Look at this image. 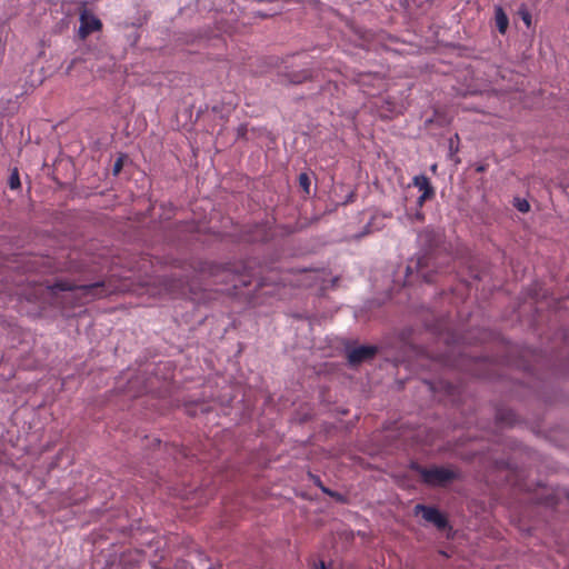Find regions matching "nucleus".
<instances>
[{"mask_svg":"<svg viewBox=\"0 0 569 569\" xmlns=\"http://www.w3.org/2000/svg\"><path fill=\"white\" fill-rule=\"evenodd\" d=\"M322 492L333 499H336L337 501H345V498L341 493L337 492V491H333L329 488H322Z\"/></svg>","mask_w":569,"mask_h":569,"instance_id":"obj_19","label":"nucleus"},{"mask_svg":"<svg viewBox=\"0 0 569 569\" xmlns=\"http://www.w3.org/2000/svg\"><path fill=\"white\" fill-rule=\"evenodd\" d=\"M416 218L421 221V220H423L425 216L422 212H417Z\"/></svg>","mask_w":569,"mask_h":569,"instance_id":"obj_28","label":"nucleus"},{"mask_svg":"<svg viewBox=\"0 0 569 569\" xmlns=\"http://www.w3.org/2000/svg\"><path fill=\"white\" fill-rule=\"evenodd\" d=\"M496 419L501 426L511 427L516 422V413L508 408H498L496 411Z\"/></svg>","mask_w":569,"mask_h":569,"instance_id":"obj_10","label":"nucleus"},{"mask_svg":"<svg viewBox=\"0 0 569 569\" xmlns=\"http://www.w3.org/2000/svg\"><path fill=\"white\" fill-rule=\"evenodd\" d=\"M435 197H436V193H427V192H423V193H421V194L418 197V199H417V206L421 208L426 201H430V200H432Z\"/></svg>","mask_w":569,"mask_h":569,"instance_id":"obj_18","label":"nucleus"},{"mask_svg":"<svg viewBox=\"0 0 569 569\" xmlns=\"http://www.w3.org/2000/svg\"><path fill=\"white\" fill-rule=\"evenodd\" d=\"M355 197H356V193H355L353 191H351V192L347 196V198H346V200H345L343 204L349 203V202H352V201L355 200Z\"/></svg>","mask_w":569,"mask_h":569,"instance_id":"obj_26","label":"nucleus"},{"mask_svg":"<svg viewBox=\"0 0 569 569\" xmlns=\"http://www.w3.org/2000/svg\"><path fill=\"white\" fill-rule=\"evenodd\" d=\"M495 20L498 31L505 34L509 26V19L500 6L495 8Z\"/></svg>","mask_w":569,"mask_h":569,"instance_id":"obj_12","label":"nucleus"},{"mask_svg":"<svg viewBox=\"0 0 569 569\" xmlns=\"http://www.w3.org/2000/svg\"><path fill=\"white\" fill-rule=\"evenodd\" d=\"M518 14L520 16V18L522 19V21L525 22V24L527 26V28H530L531 27V13L528 11V9L526 7H520L519 8V11H518Z\"/></svg>","mask_w":569,"mask_h":569,"instance_id":"obj_17","label":"nucleus"},{"mask_svg":"<svg viewBox=\"0 0 569 569\" xmlns=\"http://www.w3.org/2000/svg\"><path fill=\"white\" fill-rule=\"evenodd\" d=\"M331 82H328L326 84H322V86H319V88L317 89V91L312 92L309 98L310 99H315L317 98L319 94H321V92L327 88V87H330Z\"/></svg>","mask_w":569,"mask_h":569,"instance_id":"obj_23","label":"nucleus"},{"mask_svg":"<svg viewBox=\"0 0 569 569\" xmlns=\"http://www.w3.org/2000/svg\"><path fill=\"white\" fill-rule=\"evenodd\" d=\"M278 82L284 86H299L309 81H313L317 71L309 67L308 63L298 62L295 59L287 60L282 68L279 69Z\"/></svg>","mask_w":569,"mask_h":569,"instance_id":"obj_2","label":"nucleus"},{"mask_svg":"<svg viewBox=\"0 0 569 569\" xmlns=\"http://www.w3.org/2000/svg\"><path fill=\"white\" fill-rule=\"evenodd\" d=\"M378 349L375 346H359L348 351V362L350 366H358L372 359Z\"/></svg>","mask_w":569,"mask_h":569,"instance_id":"obj_9","label":"nucleus"},{"mask_svg":"<svg viewBox=\"0 0 569 569\" xmlns=\"http://www.w3.org/2000/svg\"><path fill=\"white\" fill-rule=\"evenodd\" d=\"M440 361L447 367L478 375L477 367L480 363V359L456 350V348H452L448 353L441 355Z\"/></svg>","mask_w":569,"mask_h":569,"instance_id":"obj_5","label":"nucleus"},{"mask_svg":"<svg viewBox=\"0 0 569 569\" xmlns=\"http://www.w3.org/2000/svg\"><path fill=\"white\" fill-rule=\"evenodd\" d=\"M256 16H258V17H260V18H267V17H269V14L263 13V12H260V11H258V12L256 13Z\"/></svg>","mask_w":569,"mask_h":569,"instance_id":"obj_29","label":"nucleus"},{"mask_svg":"<svg viewBox=\"0 0 569 569\" xmlns=\"http://www.w3.org/2000/svg\"><path fill=\"white\" fill-rule=\"evenodd\" d=\"M415 513L421 515L423 520L432 523L439 531L451 529L448 518L437 507L419 503L415 507Z\"/></svg>","mask_w":569,"mask_h":569,"instance_id":"obj_6","label":"nucleus"},{"mask_svg":"<svg viewBox=\"0 0 569 569\" xmlns=\"http://www.w3.org/2000/svg\"><path fill=\"white\" fill-rule=\"evenodd\" d=\"M412 184L418 188L421 193H436L433 186L430 182V179L426 174H417L412 179Z\"/></svg>","mask_w":569,"mask_h":569,"instance_id":"obj_11","label":"nucleus"},{"mask_svg":"<svg viewBox=\"0 0 569 569\" xmlns=\"http://www.w3.org/2000/svg\"><path fill=\"white\" fill-rule=\"evenodd\" d=\"M415 2H416V0H400V6L403 9L409 10L411 8V4Z\"/></svg>","mask_w":569,"mask_h":569,"instance_id":"obj_25","label":"nucleus"},{"mask_svg":"<svg viewBox=\"0 0 569 569\" xmlns=\"http://www.w3.org/2000/svg\"><path fill=\"white\" fill-rule=\"evenodd\" d=\"M123 167V157H119L113 163L112 172L113 174H119Z\"/></svg>","mask_w":569,"mask_h":569,"instance_id":"obj_21","label":"nucleus"},{"mask_svg":"<svg viewBox=\"0 0 569 569\" xmlns=\"http://www.w3.org/2000/svg\"><path fill=\"white\" fill-rule=\"evenodd\" d=\"M248 132L247 124L242 123L237 128V139H246Z\"/></svg>","mask_w":569,"mask_h":569,"instance_id":"obj_22","label":"nucleus"},{"mask_svg":"<svg viewBox=\"0 0 569 569\" xmlns=\"http://www.w3.org/2000/svg\"><path fill=\"white\" fill-rule=\"evenodd\" d=\"M409 467L412 471L420 475L423 483L430 487H445L459 477L456 471L443 467L432 466L431 468H426L416 461H411Z\"/></svg>","mask_w":569,"mask_h":569,"instance_id":"obj_3","label":"nucleus"},{"mask_svg":"<svg viewBox=\"0 0 569 569\" xmlns=\"http://www.w3.org/2000/svg\"><path fill=\"white\" fill-rule=\"evenodd\" d=\"M456 141L459 142V136L457 133L449 139L450 153L458 152V144H456Z\"/></svg>","mask_w":569,"mask_h":569,"instance_id":"obj_20","label":"nucleus"},{"mask_svg":"<svg viewBox=\"0 0 569 569\" xmlns=\"http://www.w3.org/2000/svg\"><path fill=\"white\" fill-rule=\"evenodd\" d=\"M102 28V22L94 14L88 10H83L80 13V28L79 37L84 40L89 34L94 31H99Z\"/></svg>","mask_w":569,"mask_h":569,"instance_id":"obj_8","label":"nucleus"},{"mask_svg":"<svg viewBox=\"0 0 569 569\" xmlns=\"http://www.w3.org/2000/svg\"><path fill=\"white\" fill-rule=\"evenodd\" d=\"M419 252L411 258L406 268V277L420 278L427 283L436 281L450 263V253L445 234L439 229L427 227L418 233Z\"/></svg>","mask_w":569,"mask_h":569,"instance_id":"obj_1","label":"nucleus"},{"mask_svg":"<svg viewBox=\"0 0 569 569\" xmlns=\"http://www.w3.org/2000/svg\"><path fill=\"white\" fill-rule=\"evenodd\" d=\"M316 569H326V563L325 561L320 560L319 565L317 566Z\"/></svg>","mask_w":569,"mask_h":569,"instance_id":"obj_27","label":"nucleus"},{"mask_svg":"<svg viewBox=\"0 0 569 569\" xmlns=\"http://www.w3.org/2000/svg\"><path fill=\"white\" fill-rule=\"evenodd\" d=\"M9 187L11 189H18L21 186L19 171L17 168L12 169L9 180H8Z\"/></svg>","mask_w":569,"mask_h":569,"instance_id":"obj_15","label":"nucleus"},{"mask_svg":"<svg viewBox=\"0 0 569 569\" xmlns=\"http://www.w3.org/2000/svg\"><path fill=\"white\" fill-rule=\"evenodd\" d=\"M51 291L57 293L59 291H80L86 298L97 299L102 298L109 293L106 289L104 281H97L88 284H76L69 280H58L51 287Z\"/></svg>","mask_w":569,"mask_h":569,"instance_id":"obj_4","label":"nucleus"},{"mask_svg":"<svg viewBox=\"0 0 569 569\" xmlns=\"http://www.w3.org/2000/svg\"><path fill=\"white\" fill-rule=\"evenodd\" d=\"M299 186L303 190L306 194H310V186H311V179L310 176L306 172H301L298 178Z\"/></svg>","mask_w":569,"mask_h":569,"instance_id":"obj_14","label":"nucleus"},{"mask_svg":"<svg viewBox=\"0 0 569 569\" xmlns=\"http://www.w3.org/2000/svg\"><path fill=\"white\" fill-rule=\"evenodd\" d=\"M378 218L372 217L371 220L362 228V230L355 236L356 239H361L366 236L371 234L375 231H378L382 228V220L380 219V222L377 223Z\"/></svg>","mask_w":569,"mask_h":569,"instance_id":"obj_13","label":"nucleus"},{"mask_svg":"<svg viewBox=\"0 0 569 569\" xmlns=\"http://www.w3.org/2000/svg\"><path fill=\"white\" fill-rule=\"evenodd\" d=\"M196 269L204 276L219 278L220 282H229L230 278L233 277L229 267L211 261H200Z\"/></svg>","mask_w":569,"mask_h":569,"instance_id":"obj_7","label":"nucleus"},{"mask_svg":"<svg viewBox=\"0 0 569 569\" xmlns=\"http://www.w3.org/2000/svg\"><path fill=\"white\" fill-rule=\"evenodd\" d=\"M309 477L310 479L313 481V483L320 488V490L322 491V488H327L326 486H323L322 481L320 480V478L318 476H315L312 473H309Z\"/></svg>","mask_w":569,"mask_h":569,"instance_id":"obj_24","label":"nucleus"},{"mask_svg":"<svg viewBox=\"0 0 569 569\" xmlns=\"http://www.w3.org/2000/svg\"><path fill=\"white\" fill-rule=\"evenodd\" d=\"M513 206L517 208L518 211L526 213L530 210L529 202L523 198H515L513 199Z\"/></svg>","mask_w":569,"mask_h":569,"instance_id":"obj_16","label":"nucleus"}]
</instances>
